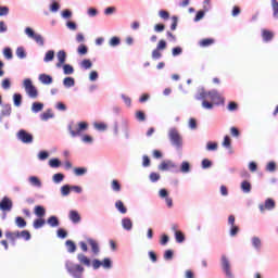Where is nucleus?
<instances>
[{"label": "nucleus", "instance_id": "nucleus-24", "mask_svg": "<svg viewBox=\"0 0 278 278\" xmlns=\"http://www.w3.org/2000/svg\"><path fill=\"white\" fill-rule=\"evenodd\" d=\"M16 238H24L26 241L31 240V232L29 230H22L15 232Z\"/></svg>", "mask_w": 278, "mask_h": 278}, {"label": "nucleus", "instance_id": "nucleus-9", "mask_svg": "<svg viewBox=\"0 0 278 278\" xmlns=\"http://www.w3.org/2000/svg\"><path fill=\"white\" fill-rule=\"evenodd\" d=\"M12 207H14V203L12 202V199L9 197H3L0 201V210L1 212H12Z\"/></svg>", "mask_w": 278, "mask_h": 278}, {"label": "nucleus", "instance_id": "nucleus-63", "mask_svg": "<svg viewBox=\"0 0 278 278\" xmlns=\"http://www.w3.org/2000/svg\"><path fill=\"white\" fill-rule=\"evenodd\" d=\"M218 149V143L213 142V141H208L206 143V150L207 151H216Z\"/></svg>", "mask_w": 278, "mask_h": 278}, {"label": "nucleus", "instance_id": "nucleus-28", "mask_svg": "<svg viewBox=\"0 0 278 278\" xmlns=\"http://www.w3.org/2000/svg\"><path fill=\"white\" fill-rule=\"evenodd\" d=\"M115 207L117 212H119V214H127V206H125V203H123V201L117 200L115 202Z\"/></svg>", "mask_w": 278, "mask_h": 278}, {"label": "nucleus", "instance_id": "nucleus-59", "mask_svg": "<svg viewBox=\"0 0 278 278\" xmlns=\"http://www.w3.org/2000/svg\"><path fill=\"white\" fill-rule=\"evenodd\" d=\"M162 176H160V174L155 173V172H152L150 175H149V179L152 184H157V180L161 179Z\"/></svg>", "mask_w": 278, "mask_h": 278}, {"label": "nucleus", "instance_id": "nucleus-53", "mask_svg": "<svg viewBox=\"0 0 278 278\" xmlns=\"http://www.w3.org/2000/svg\"><path fill=\"white\" fill-rule=\"evenodd\" d=\"M111 47H118L121 45V37L114 36L109 40Z\"/></svg>", "mask_w": 278, "mask_h": 278}, {"label": "nucleus", "instance_id": "nucleus-57", "mask_svg": "<svg viewBox=\"0 0 278 278\" xmlns=\"http://www.w3.org/2000/svg\"><path fill=\"white\" fill-rule=\"evenodd\" d=\"M61 16L65 20L73 18V11H71V9H65L61 12Z\"/></svg>", "mask_w": 278, "mask_h": 278}, {"label": "nucleus", "instance_id": "nucleus-64", "mask_svg": "<svg viewBox=\"0 0 278 278\" xmlns=\"http://www.w3.org/2000/svg\"><path fill=\"white\" fill-rule=\"evenodd\" d=\"M188 127H189V129H191V130L197 129V127H198L197 118H194V117L189 118Z\"/></svg>", "mask_w": 278, "mask_h": 278}, {"label": "nucleus", "instance_id": "nucleus-14", "mask_svg": "<svg viewBox=\"0 0 278 278\" xmlns=\"http://www.w3.org/2000/svg\"><path fill=\"white\" fill-rule=\"evenodd\" d=\"M68 218L70 220H72L74 225L81 223V215H79L78 211L71 210L68 214Z\"/></svg>", "mask_w": 278, "mask_h": 278}, {"label": "nucleus", "instance_id": "nucleus-22", "mask_svg": "<svg viewBox=\"0 0 278 278\" xmlns=\"http://www.w3.org/2000/svg\"><path fill=\"white\" fill-rule=\"evenodd\" d=\"M63 86L64 88L66 89H71V88H74L75 86V78L74 77H71V76H67L63 79Z\"/></svg>", "mask_w": 278, "mask_h": 278}, {"label": "nucleus", "instance_id": "nucleus-36", "mask_svg": "<svg viewBox=\"0 0 278 278\" xmlns=\"http://www.w3.org/2000/svg\"><path fill=\"white\" fill-rule=\"evenodd\" d=\"M62 67L64 75H73L75 73V67L71 64H63Z\"/></svg>", "mask_w": 278, "mask_h": 278}, {"label": "nucleus", "instance_id": "nucleus-50", "mask_svg": "<svg viewBox=\"0 0 278 278\" xmlns=\"http://www.w3.org/2000/svg\"><path fill=\"white\" fill-rule=\"evenodd\" d=\"M54 114L51 113V109H48L47 112L40 115L41 121H49V118H54Z\"/></svg>", "mask_w": 278, "mask_h": 278}, {"label": "nucleus", "instance_id": "nucleus-43", "mask_svg": "<svg viewBox=\"0 0 278 278\" xmlns=\"http://www.w3.org/2000/svg\"><path fill=\"white\" fill-rule=\"evenodd\" d=\"M262 36L265 42H270V40H273V33L270 30L264 29Z\"/></svg>", "mask_w": 278, "mask_h": 278}, {"label": "nucleus", "instance_id": "nucleus-48", "mask_svg": "<svg viewBox=\"0 0 278 278\" xmlns=\"http://www.w3.org/2000/svg\"><path fill=\"white\" fill-rule=\"evenodd\" d=\"M78 55H86L88 54V46L80 43L77 48Z\"/></svg>", "mask_w": 278, "mask_h": 278}, {"label": "nucleus", "instance_id": "nucleus-18", "mask_svg": "<svg viewBox=\"0 0 278 278\" xmlns=\"http://www.w3.org/2000/svg\"><path fill=\"white\" fill-rule=\"evenodd\" d=\"M34 214L38 218H45V216L47 215V208H45V206L42 205H36L34 208Z\"/></svg>", "mask_w": 278, "mask_h": 278}, {"label": "nucleus", "instance_id": "nucleus-62", "mask_svg": "<svg viewBox=\"0 0 278 278\" xmlns=\"http://www.w3.org/2000/svg\"><path fill=\"white\" fill-rule=\"evenodd\" d=\"M211 45H214V39L212 38H205L200 41L201 47H210Z\"/></svg>", "mask_w": 278, "mask_h": 278}, {"label": "nucleus", "instance_id": "nucleus-39", "mask_svg": "<svg viewBox=\"0 0 278 278\" xmlns=\"http://www.w3.org/2000/svg\"><path fill=\"white\" fill-rule=\"evenodd\" d=\"M49 151L47 150H41L38 152L37 157L40 162H45V160H49Z\"/></svg>", "mask_w": 278, "mask_h": 278}, {"label": "nucleus", "instance_id": "nucleus-5", "mask_svg": "<svg viewBox=\"0 0 278 278\" xmlns=\"http://www.w3.org/2000/svg\"><path fill=\"white\" fill-rule=\"evenodd\" d=\"M24 34H26V36H28V38H31V40H35V42L39 47H45V38L42 37V35L36 34L34 28L26 27L25 30H24Z\"/></svg>", "mask_w": 278, "mask_h": 278}, {"label": "nucleus", "instance_id": "nucleus-31", "mask_svg": "<svg viewBox=\"0 0 278 278\" xmlns=\"http://www.w3.org/2000/svg\"><path fill=\"white\" fill-rule=\"evenodd\" d=\"M13 103H14L15 108H21V105H23V94L14 93L13 94Z\"/></svg>", "mask_w": 278, "mask_h": 278}, {"label": "nucleus", "instance_id": "nucleus-49", "mask_svg": "<svg viewBox=\"0 0 278 278\" xmlns=\"http://www.w3.org/2000/svg\"><path fill=\"white\" fill-rule=\"evenodd\" d=\"M102 267L105 268L106 270H110L112 268V258L105 257L101 261Z\"/></svg>", "mask_w": 278, "mask_h": 278}, {"label": "nucleus", "instance_id": "nucleus-61", "mask_svg": "<svg viewBox=\"0 0 278 278\" xmlns=\"http://www.w3.org/2000/svg\"><path fill=\"white\" fill-rule=\"evenodd\" d=\"M181 53H184V49L179 46L172 49L173 58H177L178 55H181Z\"/></svg>", "mask_w": 278, "mask_h": 278}, {"label": "nucleus", "instance_id": "nucleus-1", "mask_svg": "<svg viewBox=\"0 0 278 278\" xmlns=\"http://www.w3.org/2000/svg\"><path fill=\"white\" fill-rule=\"evenodd\" d=\"M168 140H169L172 147H174L176 149V151H178V153H181V150L184 149V137H181V135L179 134V130H177V128H175V127L169 128Z\"/></svg>", "mask_w": 278, "mask_h": 278}, {"label": "nucleus", "instance_id": "nucleus-45", "mask_svg": "<svg viewBox=\"0 0 278 278\" xmlns=\"http://www.w3.org/2000/svg\"><path fill=\"white\" fill-rule=\"evenodd\" d=\"M5 60H12V58H14V54L12 53V48L10 47H5L2 51Z\"/></svg>", "mask_w": 278, "mask_h": 278}, {"label": "nucleus", "instance_id": "nucleus-4", "mask_svg": "<svg viewBox=\"0 0 278 278\" xmlns=\"http://www.w3.org/2000/svg\"><path fill=\"white\" fill-rule=\"evenodd\" d=\"M220 266H222V271L224 273L226 278H236V276L233 275V271H231V262L225 254H223L220 257Z\"/></svg>", "mask_w": 278, "mask_h": 278}, {"label": "nucleus", "instance_id": "nucleus-10", "mask_svg": "<svg viewBox=\"0 0 278 278\" xmlns=\"http://www.w3.org/2000/svg\"><path fill=\"white\" fill-rule=\"evenodd\" d=\"M208 97L212 101L215 102V105H225V98L220 97V93H218V90L213 89L208 91Z\"/></svg>", "mask_w": 278, "mask_h": 278}, {"label": "nucleus", "instance_id": "nucleus-38", "mask_svg": "<svg viewBox=\"0 0 278 278\" xmlns=\"http://www.w3.org/2000/svg\"><path fill=\"white\" fill-rule=\"evenodd\" d=\"M60 2L58 1H52L49 5V11L55 14L56 12H60Z\"/></svg>", "mask_w": 278, "mask_h": 278}, {"label": "nucleus", "instance_id": "nucleus-32", "mask_svg": "<svg viewBox=\"0 0 278 278\" xmlns=\"http://www.w3.org/2000/svg\"><path fill=\"white\" fill-rule=\"evenodd\" d=\"M50 168H60V166H62V161H60V159L54 157V159H50L48 162Z\"/></svg>", "mask_w": 278, "mask_h": 278}, {"label": "nucleus", "instance_id": "nucleus-44", "mask_svg": "<svg viewBox=\"0 0 278 278\" xmlns=\"http://www.w3.org/2000/svg\"><path fill=\"white\" fill-rule=\"evenodd\" d=\"M121 182L117 179L112 180L111 189L113 190V192H121Z\"/></svg>", "mask_w": 278, "mask_h": 278}, {"label": "nucleus", "instance_id": "nucleus-29", "mask_svg": "<svg viewBox=\"0 0 278 278\" xmlns=\"http://www.w3.org/2000/svg\"><path fill=\"white\" fill-rule=\"evenodd\" d=\"M53 60H55V51L48 50L45 54L43 62L49 63V62H53Z\"/></svg>", "mask_w": 278, "mask_h": 278}, {"label": "nucleus", "instance_id": "nucleus-58", "mask_svg": "<svg viewBox=\"0 0 278 278\" xmlns=\"http://www.w3.org/2000/svg\"><path fill=\"white\" fill-rule=\"evenodd\" d=\"M174 255H175V252H174L173 250H166V251L164 252L163 257H164V260H165L166 262H170V260H173Z\"/></svg>", "mask_w": 278, "mask_h": 278}, {"label": "nucleus", "instance_id": "nucleus-3", "mask_svg": "<svg viewBox=\"0 0 278 278\" xmlns=\"http://www.w3.org/2000/svg\"><path fill=\"white\" fill-rule=\"evenodd\" d=\"M65 268L73 278H84V266L80 264H75L71 261H67L65 264Z\"/></svg>", "mask_w": 278, "mask_h": 278}, {"label": "nucleus", "instance_id": "nucleus-2", "mask_svg": "<svg viewBox=\"0 0 278 278\" xmlns=\"http://www.w3.org/2000/svg\"><path fill=\"white\" fill-rule=\"evenodd\" d=\"M88 122H78L75 125V122H70L67 125V131L72 138H77L84 134V131H88Z\"/></svg>", "mask_w": 278, "mask_h": 278}, {"label": "nucleus", "instance_id": "nucleus-33", "mask_svg": "<svg viewBox=\"0 0 278 278\" xmlns=\"http://www.w3.org/2000/svg\"><path fill=\"white\" fill-rule=\"evenodd\" d=\"M80 68H84V71H90V68H92V61L90 59H84L80 62Z\"/></svg>", "mask_w": 278, "mask_h": 278}, {"label": "nucleus", "instance_id": "nucleus-35", "mask_svg": "<svg viewBox=\"0 0 278 278\" xmlns=\"http://www.w3.org/2000/svg\"><path fill=\"white\" fill-rule=\"evenodd\" d=\"M66 176L63 173H56L52 176L53 184H62Z\"/></svg>", "mask_w": 278, "mask_h": 278}, {"label": "nucleus", "instance_id": "nucleus-34", "mask_svg": "<svg viewBox=\"0 0 278 278\" xmlns=\"http://www.w3.org/2000/svg\"><path fill=\"white\" fill-rule=\"evenodd\" d=\"M251 242L255 251H260L262 249V240L258 237H253Z\"/></svg>", "mask_w": 278, "mask_h": 278}, {"label": "nucleus", "instance_id": "nucleus-46", "mask_svg": "<svg viewBox=\"0 0 278 278\" xmlns=\"http://www.w3.org/2000/svg\"><path fill=\"white\" fill-rule=\"evenodd\" d=\"M56 236L58 238H60L61 240H64L65 238H68V231H66V229L64 228H59L56 230Z\"/></svg>", "mask_w": 278, "mask_h": 278}, {"label": "nucleus", "instance_id": "nucleus-51", "mask_svg": "<svg viewBox=\"0 0 278 278\" xmlns=\"http://www.w3.org/2000/svg\"><path fill=\"white\" fill-rule=\"evenodd\" d=\"M271 10H273V17L278 18V1L277 0H271Z\"/></svg>", "mask_w": 278, "mask_h": 278}, {"label": "nucleus", "instance_id": "nucleus-8", "mask_svg": "<svg viewBox=\"0 0 278 278\" xmlns=\"http://www.w3.org/2000/svg\"><path fill=\"white\" fill-rule=\"evenodd\" d=\"M16 138L20 142H23V144H31V142H34V135L25 129H20L16 134Z\"/></svg>", "mask_w": 278, "mask_h": 278}, {"label": "nucleus", "instance_id": "nucleus-54", "mask_svg": "<svg viewBox=\"0 0 278 278\" xmlns=\"http://www.w3.org/2000/svg\"><path fill=\"white\" fill-rule=\"evenodd\" d=\"M1 88H3V90H10V88H12V81L10 80V78H4L2 80Z\"/></svg>", "mask_w": 278, "mask_h": 278}, {"label": "nucleus", "instance_id": "nucleus-30", "mask_svg": "<svg viewBox=\"0 0 278 278\" xmlns=\"http://www.w3.org/2000/svg\"><path fill=\"white\" fill-rule=\"evenodd\" d=\"M15 225L20 229H25V227H27V220H25V218H23L22 216H17L15 217Z\"/></svg>", "mask_w": 278, "mask_h": 278}, {"label": "nucleus", "instance_id": "nucleus-19", "mask_svg": "<svg viewBox=\"0 0 278 278\" xmlns=\"http://www.w3.org/2000/svg\"><path fill=\"white\" fill-rule=\"evenodd\" d=\"M77 260H78L79 264H84V266H87V267L92 266V262L84 253L77 254Z\"/></svg>", "mask_w": 278, "mask_h": 278}, {"label": "nucleus", "instance_id": "nucleus-37", "mask_svg": "<svg viewBox=\"0 0 278 278\" xmlns=\"http://www.w3.org/2000/svg\"><path fill=\"white\" fill-rule=\"evenodd\" d=\"M174 236H175V240H176V242H178V244L186 242V235H184V232L176 231Z\"/></svg>", "mask_w": 278, "mask_h": 278}, {"label": "nucleus", "instance_id": "nucleus-6", "mask_svg": "<svg viewBox=\"0 0 278 278\" xmlns=\"http://www.w3.org/2000/svg\"><path fill=\"white\" fill-rule=\"evenodd\" d=\"M23 85L30 99H38V89L29 78L24 79Z\"/></svg>", "mask_w": 278, "mask_h": 278}, {"label": "nucleus", "instance_id": "nucleus-15", "mask_svg": "<svg viewBox=\"0 0 278 278\" xmlns=\"http://www.w3.org/2000/svg\"><path fill=\"white\" fill-rule=\"evenodd\" d=\"M87 242H88L89 247H91L92 254L99 255L101 249L99 248V243L97 242V240H94L92 238H88Z\"/></svg>", "mask_w": 278, "mask_h": 278}, {"label": "nucleus", "instance_id": "nucleus-23", "mask_svg": "<svg viewBox=\"0 0 278 278\" xmlns=\"http://www.w3.org/2000/svg\"><path fill=\"white\" fill-rule=\"evenodd\" d=\"M253 186L251 185V182L249 180H243L241 182V191L244 193V194H249L252 190Z\"/></svg>", "mask_w": 278, "mask_h": 278}, {"label": "nucleus", "instance_id": "nucleus-40", "mask_svg": "<svg viewBox=\"0 0 278 278\" xmlns=\"http://www.w3.org/2000/svg\"><path fill=\"white\" fill-rule=\"evenodd\" d=\"M15 53L20 60H25V58H27V52H25V48L23 47H17Z\"/></svg>", "mask_w": 278, "mask_h": 278}, {"label": "nucleus", "instance_id": "nucleus-42", "mask_svg": "<svg viewBox=\"0 0 278 278\" xmlns=\"http://www.w3.org/2000/svg\"><path fill=\"white\" fill-rule=\"evenodd\" d=\"M71 192H72L71 185H63L61 187V194H62V197H68V194H71Z\"/></svg>", "mask_w": 278, "mask_h": 278}, {"label": "nucleus", "instance_id": "nucleus-26", "mask_svg": "<svg viewBox=\"0 0 278 278\" xmlns=\"http://www.w3.org/2000/svg\"><path fill=\"white\" fill-rule=\"evenodd\" d=\"M28 181L30 186H34L35 188H42V181H40V178H38L37 176H30L28 178Z\"/></svg>", "mask_w": 278, "mask_h": 278}, {"label": "nucleus", "instance_id": "nucleus-13", "mask_svg": "<svg viewBox=\"0 0 278 278\" xmlns=\"http://www.w3.org/2000/svg\"><path fill=\"white\" fill-rule=\"evenodd\" d=\"M56 58H58V63H56V68H62V66H64V64L66 63V51L64 50H60L56 53Z\"/></svg>", "mask_w": 278, "mask_h": 278}, {"label": "nucleus", "instance_id": "nucleus-56", "mask_svg": "<svg viewBox=\"0 0 278 278\" xmlns=\"http://www.w3.org/2000/svg\"><path fill=\"white\" fill-rule=\"evenodd\" d=\"M265 210H275V200L268 198L265 200Z\"/></svg>", "mask_w": 278, "mask_h": 278}, {"label": "nucleus", "instance_id": "nucleus-27", "mask_svg": "<svg viewBox=\"0 0 278 278\" xmlns=\"http://www.w3.org/2000/svg\"><path fill=\"white\" fill-rule=\"evenodd\" d=\"M46 223H47V220H45V218L38 217L34 220L33 227H34V229H42V227H45Z\"/></svg>", "mask_w": 278, "mask_h": 278}, {"label": "nucleus", "instance_id": "nucleus-21", "mask_svg": "<svg viewBox=\"0 0 278 278\" xmlns=\"http://www.w3.org/2000/svg\"><path fill=\"white\" fill-rule=\"evenodd\" d=\"M42 110H45V103L42 102H33L31 104V112L33 114H38V112H42Z\"/></svg>", "mask_w": 278, "mask_h": 278}, {"label": "nucleus", "instance_id": "nucleus-7", "mask_svg": "<svg viewBox=\"0 0 278 278\" xmlns=\"http://www.w3.org/2000/svg\"><path fill=\"white\" fill-rule=\"evenodd\" d=\"M159 170H169V173H179V165H177L175 162L170 160H166L159 165Z\"/></svg>", "mask_w": 278, "mask_h": 278}, {"label": "nucleus", "instance_id": "nucleus-52", "mask_svg": "<svg viewBox=\"0 0 278 278\" xmlns=\"http://www.w3.org/2000/svg\"><path fill=\"white\" fill-rule=\"evenodd\" d=\"M212 166H213V163L211 160L208 159L202 160L201 167L203 168V170H207V168H212Z\"/></svg>", "mask_w": 278, "mask_h": 278}, {"label": "nucleus", "instance_id": "nucleus-17", "mask_svg": "<svg viewBox=\"0 0 278 278\" xmlns=\"http://www.w3.org/2000/svg\"><path fill=\"white\" fill-rule=\"evenodd\" d=\"M39 81L42 83L45 86H51V84H53V76L49 74H40Z\"/></svg>", "mask_w": 278, "mask_h": 278}, {"label": "nucleus", "instance_id": "nucleus-16", "mask_svg": "<svg viewBox=\"0 0 278 278\" xmlns=\"http://www.w3.org/2000/svg\"><path fill=\"white\" fill-rule=\"evenodd\" d=\"M122 227L125 231H131L134 229V222L129 217H124L122 219Z\"/></svg>", "mask_w": 278, "mask_h": 278}, {"label": "nucleus", "instance_id": "nucleus-47", "mask_svg": "<svg viewBox=\"0 0 278 278\" xmlns=\"http://www.w3.org/2000/svg\"><path fill=\"white\" fill-rule=\"evenodd\" d=\"M238 233H240V227L236 225L230 226V230H229L230 238H236Z\"/></svg>", "mask_w": 278, "mask_h": 278}, {"label": "nucleus", "instance_id": "nucleus-60", "mask_svg": "<svg viewBox=\"0 0 278 278\" xmlns=\"http://www.w3.org/2000/svg\"><path fill=\"white\" fill-rule=\"evenodd\" d=\"M65 26L67 27V29H70L71 31H77V23H75L74 21H67L65 23Z\"/></svg>", "mask_w": 278, "mask_h": 278}, {"label": "nucleus", "instance_id": "nucleus-11", "mask_svg": "<svg viewBox=\"0 0 278 278\" xmlns=\"http://www.w3.org/2000/svg\"><path fill=\"white\" fill-rule=\"evenodd\" d=\"M2 110L0 112V123H3V118L12 116V104H2Z\"/></svg>", "mask_w": 278, "mask_h": 278}, {"label": "nucleus", "instance_id": "nucleus-55", "mask_svg": "<svg viewBox=\"0 0 278 278\" xmlns=\"http://www.w3.org/2000/svg\"><path fill=\"white\" fill-rule=\"evenodd\" d=\"M202 18H205V11L200 10L195 13V16L193 18L194 23H199V21H202Z\"/></svg>", "mask_w": 278, "mask_h": 278}, {"label": "nucleus", "instance_id": "nucleus-20", "mask_svg": "<svg viewBox=\"0 0 278 278\" xmlns=\"http://www.w3.org/2000/svg\"><path fill=\"white\" fill-rule=\"evenodd\" d=\"M65 248L67 253H75L77 251V244L71 239L65 241Z\"/></svg>", "mask_w": 278, "mask_h": 278}, {"label": "nucleus", "instance_id": "nucleus-25", "mask_svg": "<svg viewBox=\"0 0 278 278\" xmlns=\"http://www.w3.org/2000/svg\"><path fill=\"white\" fill-rule=\"evenodd\" d=\"M47 224L50 227H60V218H58V216L55 215H51L48 219H47Z\"/></svg>", "mask_w": 278, "mask_h": 278}, {"label": "nucleus", "instance_id": "nucleus-12", "mask_svg": "<svg viewBox=\"0 0 278 278\" xmlns=\"http://www.w3.org/2000/svg\"><path fill=\"white\" fill-rule=\"evenodd\" d=\"M192 172V165L188 161H182L178 167V173H182V175H188V173Z\"/></svg>", "mask_w": 278, "mask_h": 278}, {"label": "nucleus", "instance_id": "nucleus-41", "mask_svg": "<svg viewBox=\"0 0 278 278\" xmlns=\"http://www.w3.org/2000/svg\"><path fill=\"white\" fill-rule=\"evenodd\" d=\"M86 173H88V168H86V167L74 168V175H76V177H84V175H86Z\"/></svg>", "mask_w": 278, "mask_h": 278}]
</instances>
